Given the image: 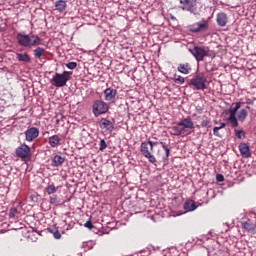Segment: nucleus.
<instances>
[{
	"instance_id": "nucleus-41",
	"label": "nucleus",
	"mask_w": 256,
	"mask_h": 256,
	"mask_svg": "<svg viewBox=\"0 0 256 256\" xmlns=\"http://www.w3.org/2000/svg\"><path fill=\"white\" fill-rule=\"evenodd\" d=\"M246 109H250V107H249V106H247V107H246Z\"/></svg>"
},
{
	"instance_id": "nucleus-24",
	"label": "nucleus",
	"mask_w": 256,
	"mask_h": 256,
	"mask_svg": "<svg viewBox=\"0 0 256 256\" xmlns=\"http://www.w3.org/2000/svg\"><path fill=\"white\" fill-rule=\"evenodd\" d=\"M57 189H59L58 187H55V184H48V186L44 189L45 193H47V195H54V193H57Z\"/></svg>"
},
{
	"instance_id": "nucleus-37",
	"label": "nucleus",
	"mask_w": 256,
	"mask_h": 256,
	"mask_svg": "<svg viewBox=\"0 0 256 256\" xmlns=\"http://www.w3.org/2000/svg\"><path fill=\"white\" fill-rule=\"evenodd\" d=\"M84 227L87 229H93V222H91V219H89L85 224Z\"/></svg>"
},
{
	"instance_id": "nucleus-36",
	"label": "nucleus",
	"mask_w": 256,
	"mask_h": 256,
	"mask_svg": "<svg viewBox=\"0 0 256 256\" xmlns=\"http://www.w3.org/2000/svg\"><path fill=\"white\" fill-rule=\"evenodd\" d=\"M216 181H218V183H222V181H225V177L223 176V174H217Z\"/></svg>"
},
{
	"instance_id": "nucleus-40",
	"label": "nucleus",
	"mask_w": 256,
	"mask_h": 256,
	"mask_svg": "<svg viewBox=\"0 0 256 256\" xmlns=\"http://www.w3.org/2000/svg\"><path fill=\"white\" fill-rule=\"evenodd\" d=\"M220 129H225V127H227V124L226 123H221L220 126H218Z\"/></svg>"
},
{
	"instance_id": "nucleus-5",
	"label": "nucleus",
	"mask_w": 256,
	"mask_h": 256,
	"mask_svg": "<svg viewBox=\"0 0 256 256\" xmlns=\"http://www.w3.org/2000/svg\"><path fill=\"white\" fill-rule=\"evenodd\" d=\"M159 143L160 142H153L149 140L148 142H142L140 145V152L145 159H148L149 163H152V165L157 163V158H155V155H153L151 152L153 151L155 145H159Z\"/></svg>"
},
{
	"instance_id": "nucleus-22",
	"label": "nucleus",
	"mask_w": 256,
	"mask_h": 256,
	"mask_svg": "<svg viewBox=\"0 0 256 256\" xmlns=\"http://www.w3.org/2000/svg\"><path fill=\"white\" fill-rule=\"evenodd\" d=\"M16 59H18V61L23 62V63H29L31 62V57H29V54L27 53H17L16 54Z\"/></svg>"
},
{
	"instance_id": "nucleus-18",
	"label": "nucleus",
	"mask_w": 256,
	"mask_h": 256,
	"mask_svg": "<svg viewBox=\"0 0 256 256\" xmlns=\"http://www.w3.org/2000/svg\"><path fill=\"white\" fill-rule=\"evenodd\" d=\"M48 143L51 147H59V145H61V137H59V135L50 136Z\"/></svg>"
},
{
	"instance_id": "nucleus-19",
	"label": "nucleus",
	"mask_w": 256,
	"mask_h": 256,
	"mask_svg": "<svg viewBox=\"0 0 256 256\" xmlns=\"http://www.w3.org/2000/svg\"><path fill=\"white\" fill-rule=\"evenodd\" d=\"M183 208L187 212L195 211L197 209V203L194 200H188L184 203Z\"/></svg>"
},
{
	"instance_id": "nucleus-33",
	"label": "nucleus",
	"mask_w": 256,
	"mask_h": 256,
	"mask_svg": "<svg viewBox=\"0 0 256 256\" xmlns=\"http://www.w3.org/2000/svg\"><path fill=\"white\" fill-rule=\"evenodd\" d=\"M99 145V151H105L107 148V142H105V139H101Z\"/></svg>"
},
{
	"instance_id": "nucleus-32",
	"label": "nucleus",
	"mask_w": 256,
	"mask_h": 256,
	"mask_svg": "<svg viewBox=\"0 0 256 256\" xmlns=\"http://www.w3.org/2000/svg\"><path fill=\"white\" fill-rule=\"evenodd\" d=\"M50 233H52L54 239H61V232H59V230H50Z\"/></svg>"
},
{
	"instance_id": "nucleus-8",
	"label": "nucleus",
	"mask_w": 256,
	"mask_h": 256,
	"mask_svg": "<svg viewBox=\"0 0 256 256\" xmlns=\"http://www.w3.org/2000/svg\"><path fill=\"white\" fill-rule=\"evenodd\" d=\"M209 29V21L203 19L200 22H195L188 25L190 33H205Z\"/></svg>"
},
{
	"instance_id": "nucleus-38",
	"label": "nucleus",
	"mask_w": 256,
	"mask_h": 256,
	"mask_svg": "<svg viewBox=\"0 0 256 256\" xmlns=\"http://www.w3.org/2000/svg\"><path fill=\"white\" fill-rule=\"evenodd\" d=\"M221 129L219 128V127H214L213 128V134L216 136V137H221V135L219 134V131H220Z\"/></svg>"
},
{
	"instance_id": "nucleus-14",
	"label": "nucleus",
	"mask_w": 256,
	"mask_h": 256,
	"mask_svg": "<svg viewBox=\"0 0 256 256\" xmlns=\"http://www.w3.org/2000/svg\"><path fill=\"white\" fill-rule=\"evenodd\" d=\"M100 127L101 129H106V131H109L110 133H112V131L115 129V125H113V122H111V120H107V118L101 119Z\"/></svg>"
},
{
	"instance_id": "nucleus-31",
	"label": "nucleus",
	"mask_w": 256,
	"mask_h": 256,
	"mask_svg": "<svg viewBox=\"0 0 256 256\" xmlns=\"http://www.w3.org/2000/svg\"><path fill=\"white\" fill-rule=\"evenodd\" d=\"M235 135L238 139H245V131L235 130Z\"/></svg>"
},
{
	"instance_id": "nucleus-26",
	"label": "nucleus",
	"mask_w": 256,
	"mask_h": 256,
	"mask_svg": "<svg viewBox=\"0 0 256 256\" xmlns=\"http://www.w3.org/2000/svg\"><path fill=\"white\" fill-rule=\"evenodd\" d=\"M34 57L35 59H41L43 55H45V50L42 47H37L34 51Z\"/></svg>"
},
{
	"instance_id": "nucleus-30",
	"label": "nucleus",
	"mask_w": 256,
	"mask_h": 256,
	"mask_svg": "<svg viewBox=\"0 0 256 256\" xmlns=\"http://www.w3.org/2000/svg\"><path fill=\"white\" fill-rule=\"evenodd\" d=\"M160 145H162V148L165 151L166 158H169V155H171V149H169V147H167L163 142H160Z\"/></svg>"
},
{
	"instance_id": "nucleus-6",
	"label": "nucleus",
	"mask_w": 256,
	"mask_h": 256,
	"mask_svg": "<svg viewBox=\"0 0 256 256\" xmlns=\"http://www.w3.org/2000/svg\"><path fill=\"white\" fill-rule=\"evenodd\" d=\"M188 85L196 91H205V89H207V77H205V74L203 73L196 74L190 79Z\"/></svg>"
},
{
	"instance_id": "nucleus-20",
	"label": "nucleus",
	"mask_w": 256,
	"mask_h": 256,
	"mask_svg": "<svg viewBox=\"0 0 256 256\" xmlns=\"http://www.w3.org/2000/svg\"><path fill=\"white\" fill-rule=\"evenodd\" d=\"M55 9L59 11V13H63L65 9H67V2L65 0H58L55 2Z\"/></svg>"
},
{
	"instance_id": "nucleus-11",
	"label": "nucleus",
	"mask_w": 256,
	"mask_h": 256,
	"mask_svg": "<svg viewBox=\"0 0 256 256\" xmlns=\"http://www.w3.org/2000/svg\"><path fill=\"white\" fill-rule=\"evenodd\" d=\"M182 11H188L189 13H195L197 11V0H180Z\"/></svg>"
},
{
	"instance_id": "nucleus-3",
	"label": "nucleus",
	"mask_w": 256,
	"mask_h": 256,
	"mask_svg": "<svg viewBox=\"0 0 256 256\" xmlns=\"http://www.w3.org/2000/svg\"><path fill=\"white\" fill-rule=\"evenodd\" d=\"M189 52L196 59L198 63L204 61L205 57H215V52L211 50L208 46L196 45L189 49Z\"/></svg>"
},
{
	"instance_id": "nucleus-27",
	"label": "nucleus",
	"mask_w": 256,
	"mask_h": 256,
	"mask_svg": "<svg viewBox=\"0 0 256 256\" xmlns=\"http://www.w3.org/2000/svg\"><path fill=\"white\" fill-rule=\"evenodd\" d=\"M49 203H50V205L57 206V205H59V203H61V199L57 195H52V196H50Z\"/></svg>"
},
{
	"instance_id": "nucleus-1",
	"label": "nucleus",
	"mask_w": 256,
	"mask_h": 256,
	"mask_svg": "<svg viewBox=\"0 0 256 256\" xmlns=\"http://www.w3.org/2000/svg\"><path fill=\"white\" fill-rule=\"evenodd\" d=\"M189 129H195V124L191 117H187L179 121L176 125L169 128L170 135H174L175 137H185L187 135H191V131Z\"/></svg>"
},
{
	"instance_id": "nucleus-17",
	"label": "nucleus",
	"mask_w": 256,
	"mask_h": 256,
	"mask_svg": "<svg viewBox=\"0 0 256 256\" xmlns=\"http://www.w3.org/2000/svg\"><path fill=\"white\" fill-rule=\"evenodd\" d=\"M65 163V158L60 155H55L52 158L51 166L52 167H61Z\"/></svg>"
},
{
	"instance_id": "nucleus-2",
	"label": "nucleus",
	"mask_w": 256,
	"mask_h": 256,
	"mask_svg": "<svg viewBox=\"0 0 256 256\" xmlns=\"http://www.w3.org/2000/svg\"><path fill=\"white\" fill-rule=\"evenodd\" d=\"M16 39L20 47H29V49H31V47H39V45L43 43V39L33 33H18Z\"/></svg>"
},
{
	"instance_id": "nucleus-15",
	"label": "nucleus",
	"mask_w": 256,
	"mask_h": 256,
	"mask_svg": "<svg viewBox=\"0 0 256 256\" xmlns=\"http://www.w3.org/2000/svg\"><path fill=\"white\" fill-rule=\"evenodd\" d=\"M239 151L242 157H245V159L251 157V149L249 148V145H247V143H240Z\"/></svg>"
},
{
	"instance_id": "nucleus-10",
	"label": "nucleus",
	"mask_w": 256,
	"mask_h": 256,
	"mask_svg": "<svg viewBox=\"0 0 256 256\" xmlns=\"http://www.w3.org/2000/svg\"><path fill=\"white\" fill-rule=\"evenodd\" d=\"M92 111L95 117H99V115H103L104 113H107V111H109V106L107 105V103L101 100H96L93 103Z\"/></svg>"
},
{
	"instance_id": "nucleus-28",
	"label": "nucleus",
	"mask_w": 256,
	"mask_h": 256,
	"mask_svg": "<svg viewBox=\"0 0 256 256\" xmlns=\"http://www.w3.org/2000/svg\"><path fill=\"white\" fill-rule=\"evenodd\" d=\"M174 83H177L178 85H183V83H185V78L181 75H174Z\"/></svg>"
},
{
	"instance_id": "nucleus-16",
	"label": "nucleus",
	"mask_w": 256,
	"mask_h": 256,
	"mask_svg": "<svg viewBox=\"0 0 256 256\" xmlns=\"http://www.w3.org/2000/svg\"><path fill=\"white\" fill-rule=\"evenodd\" d=\"M177 69L180 73H183V75H189V73H191V64L188 62L179 64Z\"/></svg>"
},
{
	"instance_id": "nucleus-39",
	"label": "nucleus",
	"mask_w": 256,
	"mask_h": 256,
	"mask_svg": "<svg viewBox=\"0 0 256 256\" xmlns=\"http://www.w3.org/2000/svg\"><path fill=\"white\" fill-rule=\"evenodd\" d=\"M196 112H198L201 115V113H203V107L196 106Z\"/></svg>"
},
{
	"instance_id": "nucleus-25",
	"label": "nucleus",
	"mask_w": 256,
	"mask_h": 256,
	"mask_svg": "<svg viewBox=\"0 0 256 256\" xmlns=\"http://www.w3.org/2000/svg\"><path fill=\"white\" fill-rule=\"evenodd\" d=\"M242 229H245V231H248V233H251L255 231V224L251 222H242Z\"/></svg>"
},
{
	"instance_id": "nucleus-21",
	"label": "nucleus",
	"mask_w": 256,
	"mask_h": 256,
	"mask_svg": "<svg viewBox=\"0 0 256 256\" xmlns=\"http://www.w3.org/2000/svg\"><path fill=\"white\" fill-rule=\"evenodd\" d=\"M216 21L220 27H225V25H227V14L219 13Z\"/></svg>"
},
{
	"instance_id": "nucleus-34",
	"label": "nucleus",
	"mask_w": 256,
	"mask_h": 256,
	"mask_svg": "<svg viewBox=\"0 0 256 256\" xmlns=\"http://www.w3.org/2000/svg\"><path fill=\"white\" fill-rule=\"evenodd\" d=\"M15 215H17V208H11L9 210V218L14 219Z\"/></svg>"
},
{
	"instance_id": "nucleus-23",
	"label": "nucleus",
	"mask_w": 256,
	"mask_h": 256,
	"mask_svg": "<svg viewBox=\"0 0 256 256\" xmlns=\"http://www.w3.org/2000/svg\"><path fill=\"white\" fill-rule=\"evenodd\" d=\"M247 115H249V112H247L246 109H242L237 113V117L236 119H238V121H240L241 123H243V121H245V119H247Z\"/></svg>"
},
{
	"instance_id": "nucleus-29",
	"label": "nucleus",
	"mask_w": 256,
	"mask_h": 256,
	"mask_svg": "<svg viewBox=\"0 0 256 256\" xmlns=\"http://www.w3.org/2000/svg\"><path fill=\"white\" fill-rule=\"evenodd\" d=\"M200 125L201 127H207L209 129V127H211V119H203Z\"/></svg>"
},
{
	"instance_id": "nucleus-7",
	"label": "nucleus",
	"mask_w": 256,
	"mask_h": 256,
	"mask_svg": "<svg viewBox=\"0 0 256 256\" xmlns=\"http://www.w3.org/2000/svg\"><path fill=\"white\" fill-rule=\"evenodd\" d=\"M241 105H243V102L232 103L228 109V121L233 129L239 127V122L237 121V111L241 109Z\"/></svg>"
},
{
	"instance_id": "nucleus-12",
	"label": "nucleus",
	"mask_w": 256,
	"mask_h": 256,
	"mask_svg": "<svg viewBox=\"0 0 256 256\" xmlns=\"http://www.w3.org/2000/svg\"><path fill=\"white\" fill-rule=\"evenodd\" d=\"M24 135L25 141H28V143H33V140L39 137V128L30 127L24 132Z\"/></svg>"
},
{
	"instance_id": "nucleus-13",
	"label": "nucleus",
	"mask_w": 256,
	"mask_h": 256,
	"mask_svg": "<svg viewBox=\"0 0 256 256\" xmlns=\"http://www.w3.org/2000/svg\"><path fill=\"white\" fill-rule=\"evenodd\" d=\"M115 97H117V89L107 88L104 90L105 101H115Z\"/></svg>"
},
{
	"instance_id": "nucleus-9",
	"label": "nucleus",
	"mask_w": 256,
	"mask_h": 256,
	"mask_svg": "<svg viewBox=\"0 0 256 256\" xmlns=\"http://www.w3.org/2000/svg\"><path fill=\"white\" fill-rule=\"evenodd\" d=\"M16 156L21 159V161H31V147L27 144H22L16 148Z\"/></svg>"
},
{
	"instance_id": "nucleus-4",
	"label": "nucleus",
	"mask_w": 256,
	"mask_h": 256,
	"mask_svg": "<svg viewBox=\"0 0 256 256\" xmlns=\"http://www.w3.org/2000/svg\"><path fill=\"white\" fill-rule=\"evenodd\" d=\"M73 79V72L71 71H63V73H55L51 80L50 83L54 87H65L67 85L68 81H71Z\"/></svg>"
},
{
	"instance_id": "nucleus-35",
	"label": "nucleus",
	"mask_w": 256,
	"mask_h": 256,
	"mask_svg": "<svg viewBox=\"0 0 256 256\" xmlns=\"http://www.w3.org/2000/svg\"><path fill=\"white\" fill-rule=\"evenodd\" d=\"M67 69H77V62H69L66 64Z\"/></svg>"
}]
</instances>
